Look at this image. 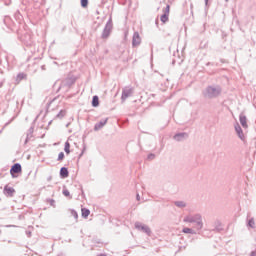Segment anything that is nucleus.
<instances>
[{"label": "nucleus", "mask_w": 256, "mask_h": 256, "mask_svg": "<svg viewBox=\"0 0 256 256\" xmlns=\"http://www.w3.org/2000/svg\"><path fill=\"white\" fill-rule=\"evenodd\" d=\"M60 175L63 179H66V177H69V170L65 167L61 168Z\"/></svg>", "instance_id": "nucleus-9"}, {"label": "nucleus", "mask_w": 256, "mask_h": 256, "mask_svg": "<svg viewBox=\"0 0 256 256\" xmlns=\"http://www.w3.org/2000/svg\"><path fill=\"white\" fill-rule=\"evenodd\" d=\"M171 7L169 5L166 6V8L163 10V15L160 17V21L163 23H167L169 21V13H170Z\"/></svg>", "instance_id": "nucleus-4"}, {"label": "nucleus", "mask_w": 256, "mask_h": 256, "mask_svg": "<svg viewBox=\"0 0 256 256\" xmlns=\"http://www.w3.org/2000/svg\"><path fill=\"white\" fill-rule=\"evenodd\" d=\"M26 77H27V75L24 74V73L18 74V75H17V81H18V83H19L20 81H23V79H25Z\"/></svg>", "instance_id": "nucleus-15"}, {"label": "nucleus", "mask_w": 256, "mask_h": 256, "mask_svg": "<svg viewBox=\"0 0 256 256\" xmlns=\"http://www.w3.org/2000/svg\"><path fill=\"white\" fill-rule=\"evenodd\" d=\"M133 95V88H124L122 91V96L121 99L122 101H127V99H129V97H131Z\"/></svg>", "instance_id": "nucleus-3"}, {"label": "nucleus", "mask_w": 256, "mask_h": 256, "mask_svg": "<svg viewBox=\"0 0 256 256\" xmlns=\"http://www.w3.org/2000/svg\"><path fill=\"white\" fill-rule=\"evenodd\" d=\"M105 125H107V120L100 121L95 125V129H102L103 127H105Z\"/></svg>", "instance_id": "nucleus-11"}, {"label": "nucleus", "mask_w": 256, "mask_h": 256, "mask_svg": "<svg viewBox=\"0 0 256 256\" xmlns=\"http://www.w3.org/2000/svg\"><path fill=\"white\" fill-rule=\"evenodd\" d=\"M137 199H138V201H139V195H137Z\"/></svg>", "instance_id": "nucleus-23"}, {"label": "nucleus", "mask_w": 256, "mask_h": 256, "mask_svg": "<svg viewBox=\"0 0 256 256\" xmlns=\"http://www.w3.org/2000/svg\"><path fill=\"white\" fill-rule=\"evenodd\" d=\"M23 171L21 164L16 163L14 164L10 169V174L13 178L17 177L18 173H21Z\"/></svg>", "instance_id": "nucleus-2"}, {"label": "nucleus", "mask_w": 256, "mask_h": 256, "mask_svg": "<svg viewBox=\"0 0 256 256\" xmlns=\"http://www.w3.org/2000/svg\"><path fill=\"white\" fill-rule=\"evenodd\" d=\"M4 192L6 193V195H8V197H13V194L15 193V189L13 187L7 185L4 188Z\"/></svg>", "instance_id": "nucleus-7"}, {"label": "nucleus", "mask_w": 256, "mask_h": 256, "mask_svg": "<svg viewBox=\"0 0 256 256\" xmlns=\"http://www.w3.org/2000/svg\"><path fill=\"white\" fill-rule=\"evenodd\" d=\"M184 221L186 223H196L198 229L203 228V221H201V216L196 215V216H187Z\"/></svg>", "instance_id": "nucleus-1"}, {"label": "nucleus", "mask_w": 256, "mask_h": 256, "mask_svg": "<svg viewBox=\"0 0 256 256\" xmlns=\"http://www.w3.org/2000/svg\"><path fill=\"white\" fill-rule=\"evenodd\" d=\"M183 233L191 234V233H193V230H191V228H184Z\"/></svg>", "instance_id": "nucleus-19"}, {"label": "nucleus", "mask_w": 256, "mask_h": 256, "mask_svg": "<svg viewBox=\"0 0 256 256\" xmlns=\"http://www.w3.org/2000/svg\"><path fill=\"white\" fill-rule=\"evenodd\" d=\"M135 227H136V229H139L140 231L147 233V235H151V229L148 226H145L141 223H136Z\"/></svg>", "instance_id": "nucleus-5"}, {"label": "nucleus", "mask_w": 256, "mask_h": 256, "mask_svg": "<svg viewBox=\"0 0 256 256\" xmlns=\"http://www.w3.org/2000/svg\"><path fill=\"white\" fill-rule=\"evenodd\" d=\"M92 105H93V107H99V97L98 96L93 97Z\"/></svg>", "instance_id": "nucleus-13"}, {"label": "nucleus", "mask_w": 256, "mask_h": 256, "mask_svg": "<svg viewBox=\"0 0 256 256\" xmlns=\"http://www.w3.org/2000/svg\"><path fill=\"white\" fill-rule=\"evenodd\" d=\"M63 195H64L65 197H69V195H70L69 190H63Z\"/></svg>", "instance_id": "nucleus-20"}, {"label": "nucleus", "mask_w": 256, "mask_h": 256, "mask_svg": "<svg viewBox=\"0 0 256 256\" xmlns=\"http://www.w3.org/2000/svg\"><path fill=\"white\" fill-rule=\"evenodd\" d=\"M82 217H84V219H87L89 217V215H91V211H89V209L87 208H82Z\"/></svg>", "instance_id": "nucleus-12"}, {"label": "nucleus", "mask_w": 256, "mask_h": 256, "mask_svg": "<svg viewBox=\"0 0 256 256\" xmlns=\"http://www.w3.org/2000/svg\"><path fill=\"white\" fill-rule=\"evenodd\" d=\"M235 130L236 133H238V137H240L241 139H245V135H243V130L241 129V126H235Z\"/></svg>", "instance_id": "nucleus-10"}, {"label": "nucleus", "mask_w": 256, "mask_h": 256, "mask_svg": "<svg viewBox=\"0 0 256 256\" xmlns=\"http://www.w3.org/2000/svg\"><path fill=\"white\" fill-rule=\"evenodd\" d=\"M136 39H139V36H136Z\"/></svg>", "instance_id": "nucleus-25"}, {"label": "nucleus", "mask_w": 256, "mask_h": 256, "mask_svg": "<svg viewBox=\"0 0 256 256\" xmlns=\"http://www.w3.org/2000/svg\"><path fill=\"white\" fill-rule=\"evenodd\" d=\"M248 225H249V227L255 228V227H256L255 219H251V220H249Z\"/></svg>", "instance_id": "nucleus-16"}, {"label": "nucleus", "mask_w": 256, "mask_h": 256, "mask_svg": "<svg viewBox=\"0 0 256 256\" xmlns=\"http://www.w3.org/2000/svg\"><path fill=\"white\" fill-rule=\"evenodd\" d=\"M65 159V154L63 152H60L58 155V161H63Z\"/></svg>", "instance_id": "nucleus-18"}, {"label": "nucleus", "mask_w": 256, "mask_h": 256, "mask_svg": "<svg viewBox=\"0 0 256 256\" xmlns=\"http://www.w3.org/2000/svg\"><path fill=\"white\" fill-rule=\"evenodd\" d=\"M135 40H136V38H134V42H133L134 44H135Z\"/></svg>", "instance_id": "nucleus-26"}, {"label": "nucleus", "mask_w": 256, "mask_h": 256, "mask_svg": "<svg viewBox=\"0 0 256 256\" xmlns=\"http://www.w3.org/2000/svg\"><path fill=\"white\" fill-rule=\"evenodd\" d=\"M179 136H180V135H176V136H175V139H178V138H179Z\"/></svg>", "instance_id": "nucleus-22"}, {"label": "nucleus", "mask_w": 256, "mask_h": 256, "mask_svg": "<svg viewBox=\"0 0 256 256\" xmlns=\"http://www.w3.org/2000/svg\"><path fill=\"white\" fill-rule=\"evenodd\" d=\"M208 93H209L210 97H215V96L219 95V93H221V90L214 88V87H209Z\"/></svg>", "instance_id": "nucleus-6"}, {"label": "nucleus", "mask_w": 256, "mask_h": 256, "mask_svg": "<svg viewBox=\"0 0 256 256\" xmlns=\"http://www.w3.org/2000/svg\"><path fill=\"white\" fill-rule=\"evenodd\" d=\"M206 3H209V0H206Z\"/></svg>", "instance_id": "nucleus-24"}, {"label": "nucleus", "mask_w": 256, "mask_h": 256, "mask_svg": "<svg viewBox=\"0 0 256 256\" xmlns=\"http://www.w3.org/2000/svg\"><path fill=\"white\" fill-rule=\"evenodd\" d=\"M89 5V0H81V7H87Z\"/></svg>", "instance_id": "nucleus-17"}, {"label": "nucleus", "mask_w": 256, "mask_h": 256, "mask_svg": "<svg viewBox=\"0 0 256 256\" xmlns=\"http://www.w3.org/2000/svg\"><path fill=\"white\" fill-rule=\"evenodd\" d=\"M64 151H65V153H67V155H69V153H71V144L69 142L65 143Z\"/></svg>", "instance_id": "nucleus-14"}, {"label": "nucleus", "mask_w": 256, "mask_h": 256, "mask_svg": "<svg viewBox=\"0 0 256 256\" xmlns=\"http://www.w3.org/2000/svg\"><path fill=\"white\" fill-rule=\"evenodd\" d=\"M176 205L178 207H185V204L183 202H176Z\"/></svg>", "instance_id": "nucleus-21"}, {"label": "nucleus", "mask_w": 256, "mask_h": 256, "mask_svg": "<svg viewBox=\"0 0 256 256\" xmlns=\"http://www.w3.org/2000/svg\"><path fill=\"white\" fill-rule=\"evenodd\" d=\"M240 123H241L242 127H244V129H247V127H248L247 117L243 114L240 115Z\"/></svg>", "instance_id": "nucleus-8"}]
</instances>
